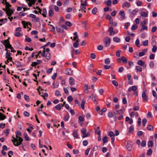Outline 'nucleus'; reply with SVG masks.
<instances>
[{"instance_id": "13d9d810", "label": "nucleus", "mask_w": 157, "mask_h": 157, "mask_svg": "<svg viewBox=\"0 0 157 157\" xmlns=\"http://www.w3.org/2000/svg\"><path fill=\"white\" fill-rule=\"evenodd\" d=\"M88 142L87 140H85L83 141V145L84 146H86L88 144Z\"/></svg>"}, {"instance_id": "39448f33", "label": "nucleus", "mask_w": 157, "mask_h": 157, "mask_svg": "<svg viewBox=\"0 0 157 157\" xmlns=\"http://www.w3.org/2000/svg\"><path fill=\"white\" fill-rule=\"evenodd\" d=\"M65 73L66 75H72L73 74V71L70 68L67 69L66 70Z\"/></svg>"}, {"instance_id": "de8ad7c7", "label": "nucleus", "mask_w": 157, "mask_h": 157, "mask_svg": "<svg viewBox=\"0 0 157 157\" xmlns=\"http://www.w3.org/2000/svg\"><path fill=\"white\" fill-rule=\"evenodd\" d=\"M148 147H152L153 146V143L152 141L150 140L148 143Z\"/></svg>"}, {"instance_id": "393cba45", "label": "nucleus", "mask_w": 157, "mask_h": 157, "mask_svg": "<svg viewBox=\"0 0 157 157\" xmlns=\"http://www.w3.org/2000/svg\"><path fill=\"white\" fill-rule=\"evenodd\" d=\"M113 41L117 43H119L120 41V39L117 37H114L113 38Z\"/></svg>"}, {"instance_id": "1a4fd4ad", "label": "nucleus", "mask_w": 157, "mask_h": 157, "mask_svg": "<svg viewBox=\"0 0 157 157\" xmlns=\"http://www.w3.org/2000/svg\"><path fill=\"white\" fill-rule=\"evenodd\" d=\"M109 32V33L110 36L114 35L115 34V32L113 30V28L111 26L108 30Z\"/></svg>"}, {"instance_id": "72a5a7b5", "label": "nucleus", "mask_w": 157, "mask_h": 157, "mask_svg": "<svg viewBox=\"0 0 157 157\" xmlns=\"http://www.w3.org/2000/svg\"><path fill=\"white\" fill-rule=\"evenodd\" d=\"M134 132V128L133 126L130 127L129 129V132L131 133H132Z\"/></svg>"}, {"instance_id": "a878e982", "label": "nucleus", "mask_w": 157, "mask_h": 157, "mask_svg": "<svg viewBox=\"0 0 157 157\" xmlns=\"http://www.w3.org/2000/svg\"><path fill=\"white\" fill-rule=\"evenodd\" d=\"M108 136L110 137H114L115 135L112 131H110L108 132Z\"/></svg>"}, {"instance_id": "dca6fc26", "label": "nucleus", "mask_w": 157, "mask_h": 157, "mask_svg": "<svg viewBox=\"0 0 157 157\" xmlns=\"http://www.w3.org/2000/svg\"><path fill=\"white\" fill-rule=\"evenodd\" d=\"M6 118V116L1 113H0V120H3Z\"/></svg>"}, {"instance_id": "f704fd0d", "label": "nucleus", "mask_w": 157, "mask_h": 157, "mask_svg": "<svg viewBox=\"0 0 157 157\" xmlns=\"http://www.w3.org/2000/svg\"><path fill=\"white\" fill-rule=\"evenodd\" d=\"M57 31L59 33H63L64 32V30L63 29H61L60 28H56Z\"/></svg>"}, {"instance_id": "bb28decb", "label": "nucleus", "mask_w": 157, "mask_h": 157, "mask_svg": "<svg viewBox=\"0 0 157 157\" xmlns=\"http://www.w3.org/2000/svg\"><path fill=\"white\" fill-rule=\"evenodd\" d=\"M85 104V101L84 100H82L81 104V107L83 109H84V105Z\"/></svg>"}, {"instance_id": "e2e57ef3", "label": "nucleus", "mask_w": 157, "mask_h": 157, "mask_svg": "<svg viewBox=\"0 0 157 157\" xmlns=\"http://www.w3.org/2000/svg\"><path fill=\"white\" fill-rule=\"evenodd\" d=\"M153 48L152 49V51L154 52H155L157 50V47L155 45H153Z\"/></svg>"}, {"instance_id": "5fc2aeb1", "label": "nucleus", "mask_w": 157, "mask_h": 157, "mask_svg": "<svg viewBox=\"0 0 157 157\" xmlns=\"http://www.w3.org/2000/svg\"><path fill=\"white\" fill-rule=\"evenodd\" d=\"M96 55L94 53H92L90 54V57L93 59H94L95 58Z\"/></svg>"}, {"instance_id": "37998d69", "label": "nucleus", "mask_w": 157, "mask_h": 157, "mask_svg": "<svg viewBox=\"0 0 157 157\" xmlns=\"http://www.w3.org/2000/svg\"><path fill=\"white\" fill-rule=\"evenodd\" d=\"M55 107L57 110H60L61 109V105L60 104H59L55 106Z\"/></svg>"}, {"instance_id": "a211bd4d", "label": "nucleus", "mask_w": 157, "mask_h": 157, "mask_svg": "<svg viewBox=\"0 0 157 157\" xmlns=\"http://www.w3.org/2000/svg\"><path fill=\"white\" fill-rule=\"evenodd\" d=\"M88 24V22L87 21H85L84 22H83L82 23V27L85 29V30H86V26Z\"/></svg>"}, {"instance_id": "6e6d98bb", "label": "nucleus", "mask_w": 157, "mask_h": 157, "mask_svg": "<svg viewBox=\"0 0 157 157\" xmlns=\"http://www.w3.org/2000/svg\"><path fill=\"white\" fill-rule=\"evenodd\" d=\"M24 116L27 117H29V113L27 111H25L23 113Z\"/></svg>"}, {"instance_id": "cd10ccee", "label": "nucleus", "mask_w": 157, "mask_h": 157, "mask_svg": "<svg viewBox=\"0 0 157 157\" xmlns=\"http://www.w3.org/2000/svg\"><path fill=\"white\" fill-rule=\"evenodd\" d=\"M121 59L124 63H126L127 62V59L124 56L121 57Z\"/></svg>"}, {"instance_id": "6e6552de", "label": "nucleus", "mask_w": 157, "mask_h": 157, "mask_svg": "<svg viewBox=\"0 0 157 157\" xmlns=\"http://www.w3.org/2000/svg\"><path fill=\"white\" fill-rule=\"evenodd\" d=\"M13 13V12L12 9H9L6 11V13L8 17H10Z\"/></svg>"}, {"instance_id": "473e14b6", "label": "nucleus", "mask_w": 157, "mask_h": 157, "mask_svg": "<svg viewBox=\"0 0 157 157\" xmlns=\"http://www.w3.org/2000/svg\"><path fill=\"white\" fill-rule=\"evenodd\" d=\"M24 137L25 138V140L27 141L29 140V138L28 136V134L27 133H25L24 135Z\"/></svg>"}, {"instance_id": "c03bdc74", "label": "nucleus", "mask_w": 157, "mask_h": 157, "mask_svg": "<svg viewBox=\"0 0 157 157\" xmlns=\"http://www.w3.org/2000/svg\"><path fill=\"white\" fill-rule=\"evenodd\" d=\"M143 44L144 46H147L148 45V40H146L145 41H144L143 42Z\"/></svg>"}, {"instance_id": "f257e3e1", "label": "nucleus", "mask_w": 157, "mask_h": 157, "mask_svg": "<svg viewBox=\"0 0 157 157\" xmlns=\"http://www.w3.org/2000/svg\"><path fill=\"white\" fill-rule=\"evenodd\" d=\"M16 134V137L18 139V140L19 141V142H20V144H16L17 146H18L22 144V141H23V139L21 137L18 136H20L21 135V132H19L18 131H17L15 132Z\"/></svg>"}, {"instance_id": "4d7b16f0", "label": "nucleus", "mask_w": 157, "mask_h": 157, "mask_svg": "<svg viewBox=\"0 0 157 157\" xmlns=\"http://www.w3.org/2000/svg\"><path fill=\"white\" fill-rule=\"evenodd\" d=\"M112 83L115 86H117L118 85V82L115 80H113L112 81Z\"/></svg>"}, {"instance_id": "c9c22d12", "label": "nucleus", "mask_w": 157, "mask_h": 157, "mask_svg": "<svg viewBox=\"0 0 157 157\" xmlns=\"http://www.w3.org/2000/svg\"><path fill=\"white\" fill-rule=\"evenodd\" d=\"M73 135L74 137L76 138H78V136L77 132L76 131H74L73 133Z\"/></svg>"}, {"instance_id": "69168bd1", "label": "nucleus", "mask_w": 157, "mask_h": 157, "mask_svg": "<svg viewBox=\"0 0 157 157\" xmlns=\"http://www.w3.org/2000/svg\"><path fill=\"white\" fill-rule=\"evenodd\" d=\"M65 24L67 25L68 26H71L72 25L71 23L69 21H66V22Z\"/></svg>"}, {"instance_id": "f8f14e48", "label": "nucleus", "mask_w": 157, "mask_h": 157, "mask_svg": "<svg viewBox=\"0 0 157 157\" xmlns=\"http://www.w3.org/2000/svg\"><path fill=\"white\" fill-rule=\"evenodd\" d=\"M22 24L23 25L24 28H26L27 26L28 27V25L29 24V25L31 26V24L30 23H26L25 21H22Z\"/></svg>"}, {"instance_id": "052dcab7", "label": "nucleus", "mask_w": 157, "mask_h": 157, "mask_svg": "<svg viewBox=\"0 0 157 157\" xmlns=\"http://www.w3.org/2000/svg\"><path fill=\"white\" fill-rule=\"evenodd\" d=\"M137 28V26L136 25H133L132 27V29L133 30L136 29Z\"/></svg>"}, {"instance_id": "338daca9", "label": "nucleus", "mask_w": 157, "mask_h": 157, "mask_svg": "<svg viewBox=\"0 0 157 157\" xmlns=\"http://www.w3.org/2000/svg\"><path fill=\"white\" fill-rule=\"evenodd\" d=\"M38 33V32L36 30H33L31 32V34L32 35H36Z\"/></svg>"}, {"instance_id": "603ef678", "label": "nucleus", "mask_w": 157, "mask_h": 157, "mask_svg": "<svg viewBox=\"0 0 157 157\" xmlns=\"http://www.w3.org/2000/svg\"><path fill=\"white\" fill-rule=\"evenodd\" d=\"M86 131V130L85 128H83L81 130V132L82 134H85Z\"/></svg>"}, {"instance_id": "4be33fe9", "label": "nucleus", "mask_w": 157, "mask_h": 157, "mask_svg": "<svg viewBox=\"0 0 157 157\" xmlns=\"http://www.w3.org/2000/svg\"><path fill=\"white\" fill-rule=\"evenodd\" d=\"M98 11V9L97 7H95L94 8L92 11V13L94 15H95L96 14L97 12Z\"/></svg>"}, {"instance_id": "f03ea898", "label": "nucleus", "mask_w": 157, "mask_h": 157, "mask_svg": "<svg viewBox=\"0 0 157 157\" xmlns=\"http://www.w3.org/2000/svg\"><path fill=\"white\" fill-rule=\"evenodd\" d=\"M104 44L105 47H109L111 43V39L108 37H105L103 40Z\"/></svg>"}, {"instance_id": "f3484780", "label": "nucleus", "mask_w": 157, "mask_h": 157, "mask_svg": "<svg viewBox=\"0 0 157 157\" xmlns=\"http://www.w3.org/2000/svg\"><path fill=\"white\" fill-rule=\"evenodd\" d=\"M124 110L122 109L117 110L116 112V115L122 114L124 113Z\"/></svg>"}, {"instance_id": "2f4dec72", "label": "nucleus", "mask_w": 157, "mask_h": 157, "mask_svg": "<svg viewBox=\"0 0 157 157\" xmlns=\"http://www.w3.org/2000/svg\"><path fill=\"white\" fill-rule=\"evenodd\" d=\"M78 41L77 40L76 42L74 43L73 46L74 47L76 48L78 47Z\"/></svg>"}, {"instance_id": "09e8293b", "label": "nucleus", "mask_w": 157, "mask_h": 157, "mask_svg": "<svg viewBox=\"0 0 157 157\" xmlns=\"http://www.w3.org/2000/svg\"><path fill=\"white\" fill-rule=\"evenodd\" d=\"M152 153V151L151 149H149L147 152V154L148 155H150Z\"/></svg>"}, {"instance_id": "c85d7f7f", "label": "nucleus", "mask_w": 157, "mask_h": 157, "mask_svg": "<svg viewBox=\"0 0 157 157\" xmlns=\"http://www.w3.org/2000/svg\"><path fill=\"white\" fill-rule=\"evenodd\" d=\"M110 62V60L109 58H106L105 60V63L106 64H109Z\"/></svg>"}, {"instance_id": "864d4df0", "label": "nucleus", "mask_w": 157, "mask_h": 157, "mask_svg": "<svg viewBox=\"0 0 157 157\" xmlns=\"http://www.w3.org/2000/svg\"><path fill=\"white\" fill-rule=\"evenodd\" d=\"M146 142L144 140L142 141L141 145L142 147H144L146 146Z\"/></svg>"}, {"instance_id": "7ed1b4c3", "label": "nucleus", "mask_w": 157, "mask_h": 157, "mask_svg": "<svg viewBox=\"0 0 157 157\" xmlns=\"http://www.w3.org/2000/svg\"><path fill=\"white\" fill-rule=\"evenodd\" d=\"M8 40H2L1 41V42L3 44L5 47V50L7 52V51H8L9 50H8L7 49L8 48H10V44L9 43H7V41H8Z\"/></svg>"}, {"instance_id": "2eb2a0df", "label": "nucleus", "mask_w": 157, "mask_h": 157, "mask_svg": "<svg viewBox=\"0 0 157 157\" xmlns=\"http://www.w3.org/2000/svg\"><path fill=\"white\" fill-rule=\"evenodd\" d=\"M119 14L121 16V18L124 19L125 18V14L124 11H121L119 13Z\"/></svg>"}, {"instance_id": "20e7f679", "label": "nucleus", "mask_w": 157, "mask_h": 157, "mask_svg": "<svg viewBox=\"0 0 157 157\" xmlns=\"http://www.w3.org/2000/svg\"><path fill=\"white\" fill-rule=\"evenodd\" d=\"M12 137L13 139V140H11L12 141L14 145L17 146V144H20V142H19L18 139L17 138H15L13 136H12Z\"/></svg>"}, {"instance_id": "9b49d317", "label": "nucleus", "mask_w": 157, "mask_h": 157, "mask_svg": "<svg viewBox=\"0 0 157 157\" xmlns=\"http://www.w3.org/2000/svg\"><path fill=\"white\" fill-rule=\"evenodd\" d=\"M137 87L135 86H133L129 88L128 89V91L130 92L132 90L135 91L137 89Z\"/></svg>"}, {"instance_id": "79ce46f5", "label": "nucleus", "mask_w": 157, "mask_h": 157, "mask_svg": "<svg viewBox=\"0 0 157 157\" xmlns=\"http://www.w3.org/2000/svg\"><path fill=\"white\" fill-rule=\"evenodd\" d=\"M147 123V121L145 118H144L142 120V124L143 126H144Z\"/></svg>"}, {"instance_id": "0e129e2a", "label": "nucleus", "mask_w": 157, "mask_h": 157, "mask_svg": "<svg viewBox=\"0 0 157 157\" xmlns=\"http://www.w3.org/2000/svg\"><path fill=\"white\" fill-rule=\"evenodd\" d=\"M24 98L25 99V100H26L27 101H29V97L28 95H27L26 94H25L24 95Z\"/></svg>"}, {"instance_id": "5701e85b", "label": "nucleus", "mask_w": 157, "mask_h": 157, "mask_svg": "<svg viewBox=\"0 0 157 157\" xmlns=\"http://www.w3.org/2000/svg\"><path fill=\"white\" fill-rule=\"evenodd\" d=\"M69 118V115L68 113H67L64 117L63 119L65 121H68Z\"/></svg>"}, {"instance_id": "e433bc0d", "label": "nucleus", "mask_w": 157, "mask_h": 157, "mask_svg": "<svg viewBox=\"0 0 157 157\" xmlns=\"http://www.w3.org/2000/svg\"><path fill=\"white\" fill-rule=\"evenodd\" d=\"M44 107V105L43 104H41V106L39 107L37 109V111L38 112H40L42 111V110H41V109L43 108Z\"/></svg>"}, {"instance_id": "a19ab883", "label": "nucleus", "mask_w": 157, "mask_h": 157, "mask_svg": "<svg viewBox=\"0 0 157 157\" xmlns=\"http://www.w3.org/2000/svg\"><path fill=\"white\" fill-rule=\"evenodd\" d=\"M11 54L10 53V51H7V52H6V58H8L10 56Z\"/></svg>"}, {"instance_id": "8fccbe9b", "label": "nucleus", "mask_w": 157, "mask_h": 157, "mask_svg": "<svg viewBox=\"0 0 157 157\" xmlns=\"http://www.w3.org/2000/svg\"><path fill=\"white\" fill-rule=\"evenodd\" d=\"M147 26H145L144 25H142V29H140V31L141 32H142L143 29L146 30L147 29Z\"/></svg>"}, {"instance_id": "a18cd8bd", "label": "nucleus", "mask_w": 157, "mask_h": 157, "mask_svg": "<svg viewBox=\"0 0 157 157\" xmlns=\"http://www.w3.org/2000/svg\"><path fill=\"white\" fill-rule=\"evenodd\" d=\"M90 136V133L89 132H88L87 133H85L84 134H83L82 137L83 138L89 136Z\"/></svg>"}, {"instance_id": "bf43d9fd", "label": "nucleus", "mask_w": 157, "mask_h": 157, "mask_svg": "<svg viewBox=\"0 0 157 157\" xmlns=\"http://www.w3.org/2000/svg\"><path fill=\"white\" fill-rule=\"evenodd\" d=\"M34 19H33L32 21L33 22H39V20L40 18L38 17H35V18H34Z\"/></svg>"}, {"instance_id": "0eeeda50", "label": "nucleus", "mask_w": 157, "mask_h": 157, "mask_svg": "<svg viewBox=\"0 0 157 157\" xmlns=\"http://www.w3.org/2000/svg\"><path fill=\"white\" fill-rule=\"evenodd\" d=\"M126 147L127 150L130 151L132 149L131 143L130 141L127 142L126 144Z\"/></svg>"}, {"instance_id": "49530a36", "label": "nucleus", "mask_w": 157, "mask_h": 157, "mask_svg": "<svg viewBox=\"0 0 157 157\" xmlns=\"http://www.w3.org/2000/svg\"><path fill=\"white\" fill-rule=\"evenodd\" d=\"M153 128V126L152 125L149 124L147 127V129L149 131H151Z\"/></svg>"}, {"instance_id": "680f3d73", "label": "nucleus", "mask_w": 157, "mask_h": 157, "mask_svg": "<svg viewBox=\"0 0 157 157\" xmlns=\"http://www.w3.org/2000/svg\"><path fill=\"white\" fill-rule=\"evenodd\" d=\"M103 49V46L102 45H99L97 47V49L99 50H101Z\"/></svg>"}, {"instance_id": "58836bf2", "label": "nucleus", "mask_w": 157, "mask_h": 157, "mask_svg": "<svg viewBox=\"0 0 157 157\" xmlns=\"http://www.w3.org/2000/svg\"><path fill=\"white\" fill-rule=\"evenodd\" d=\"M6 10H8L9 9H10V7H11V6L10 5L8 2H6Z\"/></svg>"}, {"instance_id": "412c9836", "label": "nucleus", "mask_w": 157, "mask_h": 157, "mask_svg": "<svg viewBox=\"0 0 157 157\" xmlns=\"http://www.w3.org/2000/svg\"><path fill=\"white\" fill-rule=\"evenodd\" d=\"M137 64L140 65V66H143L144 64V62H143L142 60H139L137 62Z\"/></svg>"}, {"instance_id": "6ab92c4d", "label": "nucleus", "mask_w": 157, "mask_h": 157, "mask_svg": "<svg viewBox=\"0 0 157 157\" xmlns=\"http://www.w3.org/2000/svg\"><path fill=\"white\" fill-rule=\"evenodd\" d=\"M14 64H15L17 66V68L19 67H20L22 66V64L19 61H15Z\"/></svg>"}, {"instance_id": "423d86ee", "label": "nucleus", "mask_w": 157, "mask_h": 157, "mask_svg": "<svg viewBox=\"0 0 157 157\" xmlns=\"http://www.w3.org/2000/svg\"><path fill=\"white\" fill-rule=\"evenodd\" d=\"M142 97L143 99V101H147L148 100V96H147L145 92H143L142 94Z\"/></svg>"}, {"instance_id": "c756f323", "label": "nucleus", "mask_w": 157, "mask_h": 157, "mask_svg": "<svg viewBox=\"0 0 157 157\" xmlns=\"http://www.w3.org/2000/svg\"><path fill=\"white\" fill-rule=\"evenodd\" d=\"M48 14L49 16L50 17H52L53 15L54 12L52 9H51L50 10H49Z\"/></svg>"}, {"instance_id": "4468645a", "label": "nucleus", "mask_w": 157, "mask_h": 157, "mask_svg": "<svg viewBox=\"0 0 157 157\" xmlns=\"http://www.w3.org/2000/svg\"><path fill=\"white\" fill-rule=\"evenodd\" d=\"M108 137L107 136H105L103 138L102 140L103 141V145H104L105 143L108 142Z\"/></svg>"}, {"instance_id": "3c124183", "label": "nucleus", "mask_w": 157, "mask_h": 157, "mask_svg": "<svg viewBox=\"0 0 157 157\" xmlns=\"http://www.w3.org/2000/svg\"><path fill=\"white\" fill-rule=\"evenodd\" d=\"M67 98L68 101L69 102L73 100V98L71 96H69L67 97Z\"/></svg>"}, {"instance_id": "774afa93", "label": "nucleus", "mask_w": 157, "mask_h": 157, "mask_svg": "<svg viewBox=\"0 0 157 157\" xmlns=\"http://www.w3.org/2000/svg\"><path fill=\"white\" fill-rule=\"evenodd\" d=\"M106 3L107 6H110L111 4V2L110 0H108L106 1Z\"/></svg>"}, {"instance_id": "4c0bfd02", "label": "nucleus", "mask_w": 157, "mask_h": 157, "mask_svg": "<svg viewBox=\"0 0 157 157\" xmlns=\"http://www.w3.org/2000/svg\"><path fill=\"white\" fill-rule=\"evenodd\" d=\"M141 16L144 17H146L147 16V13L144 12H142L141 13Z\"/></svg>"}, {"instance_id": "b1692460", "label": "nucleus", "mask_w": 157, "mask_h": 157, "mask_svg": "<svg viewBox=\"0 0 157 157\" xmlns=\"http://www.w3.org/2000/svg\"><path fill=\"white\" fill-rule=\"evenodd\" d=\"M130 4L129 3L127 2H124L123 4V7L126 6L128 8L130 6Z\"/></svg>"}, {"instance_id": "ddd939ff", "label": "nucleus", "mask_w": 157, "mask_h": 157, "mask_svg": "<svg viewBox=\"0 0 157 157\" xmlns=\"http://www.w3.org/2000/svg\"><path fill=\"white\" fill-rule=\"evenodd\" d=\"M50 56L51 54L50 53L48 52L46 53L45 57H46V59H45V62H48L50 59Z\"/></svg>"}, {"instance_id": "ea45409f", "label": "nucleus", "mask_w": 157, "mask_h": 157, "mask_svg": "<svg viewBox=\"0 0 157 157\" xmlns=\"http://www.w3.org/2000/svg\"><path fill=\"white\" fill-rule=\"evenodd\" d=\"M138 11L139 10L138 9H136L132 11V15H135L138 12Z\"/></svg>"}, {"instance_id": "9d476101", "label": "nucleus", "mask_w": 157, "mask_h": 157, "mask_svg": "<svg viewBox=\"0 0 157 157\" xmlns=\"http://www.w3.org/2000/svg\"><path fill=\"white\" fill-rule=\"evenodd\" d=\"M69 82L71 86H73L75 84V80L72 77L69 78Z\"/></svg>"}, {"instance_id": "aec40b11", "label": "nucleus", "mask_w": 157, "mask_h": 157, "mask_svg": "<svg viewBox=\"0 0 157 157\" xmlns=\"http://www.w3.org/2000/svg\"><path fill=\"white\" fill-rule=\"evenodd\" d=\"M42 12L43 13L41 14L44 17H46V15L47 14V10L45 8H44L43 9Z\"/></svg>"}, {"instance_id": "7c9ffc66", "label": "nucleus", "mask_w": 157, "mask_h": 157, "mask_svg": "<svg viewBox=\"0 0 157 157\" xmlns=\"http://www.w3.org/2000/svg\"><path fill=\"white\" fill-rule=\"evenodd\" d=\"M136 69L137 71L141 72L142 70V68L139 66H136Z\"/></svg>"}]
</instances>
